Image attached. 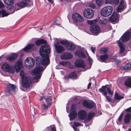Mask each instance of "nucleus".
<instances>
[{"mask_svg": "<svg viewBox=\"0 0 131 131\" xmlns=\"http://www.w3.org/2000/svg\"><path fill=\"white\" fill-rule=\"evenodd\" d=\"M119 21L118 15L117 12H115V24L117 23Z\"/></svg>", "mask_w": 131, "mask_h": 131, "instance_id": "obj_44", "label": "nucleus"}, {"mask_svg": "<svg viewBox=\"0 0 131 131\" xmlns=\"http://www.w3.org/2000/svg\"><path fill=\"white\" fill-rule=\"evenodd\" d=\"M131 35L130 32L126 31L122 36L120 39L124 42L128 41L130 39Z\"/></svg>", "mask_w": 131, "mask_h": 131, "instance_id": "obj_11", "label": "nucleus"}, {"mask_svg": "<svg viewBox=\"0 0 131 131\" xmlns=\"http://www.w3.org/2000/svg\"><path fill=\"white\" fill-rule=\"evenodd\" d=\"M125 85L128 88H131V77H129L125 81Z\"/></svg>", "mask_w": 131, "mask_h": 131, "instance_id": "obj_24", "label": "nucleus"}, {"mask_svg": "<svg viewBox=\"0 0 131 131\" xmlns=\"http://www.w3.org/2000/svg\"><path fill=\"white\" fill-rule=\"evenodd\" d=\"M96 2L98 6L100 5L102 3V0H96Z\"/></svg>", "mask_w": 131, "mask_h": 131, "instance_id": "obj_47", "label": "nucleus"}, {"mask_svg": "<svg viewBox=\"0 0 131 131\" xmlns=\"http://www.w3.org/2000/svg\"><path fill=\"white\" fill-rule=\"evenodd\" d=\"M58 21L57 19H56L54 21L53 23L55 25H59L60 24V23Z\"/></svg>", "mask_w": 131, "mask_h": 131, "instance_id": "obj_49", "label": "nucleus"}, {"mask_svg": "<svg viewBox=\"0 0 131 131\" xmlns=\"http://www.w3.org/2000/svg\"><path fill=\"white\" fill-rule=\"evenodd\" d=\"M123 9L122 8L118 7L116 9L117 11V12H121Z\"/></svg>", "mask_w": 131, "mask_h": 131, "instance_id": "obj_51", "label": "nucleus"}, {"mask_svg": "<svg viewBox=\"0 0 131 131\" xmlns=\"http://www.w3.org/2000/svg\"><path fill=\"white\" fill-rule=\"evenodd\" d=\"M72 16L74 22L75 23H79L84 20L83 17L78 13L73 14Z\"/></svg>", "mask_w": 131, "mask_h": 131, "instance_id": "obj_8", "label": "nucleus"}, {"mask_svg": "<svg viewBox=\"0 0 131 131\" xmlns=\"http://www.w3.org/2000/svg\"><path fill=\"white\" fill-rule=\"evenodd\" d=\"M90 6L91 8L94 9L95 8L96 5L95 4L92 3L90 4Z\"/></svg>", "mask_w": 131, "mask_h": 131, "instance_id": "obj_53", "label": "nucleus"}, {"mask_svg": "<svg viewBox=\"0 0 131 131\" xmlns=\"http://www.w3.org/2000/svg\"><path fill=\"white\" fill-rule=\"evenodd\" d=\"M34 44H28L24 49V51L27 52L28 50L33 49L34 46Z\"/></svg>", "mask_w": 131, "mask_h": 131, "instance_id": "obj_30", "label": "nucleus"}, {"mask_svg": "<svg viewBox=\"0 0 131 131\" xmlns=\"http://www.w3.org/2000/svg\"><path fill=\"white\" fill-rule=\"evenodd\" d=\"M131 115L130 113H127L124 116V121L125 124L128 123L131 119Z\"/></svg>", "mask_w": 131, "mask_h": 131, "instance_id": "obj_20", "label": "nucleus"}, {"mask_svg": "<svg viewBox=\"0 0 131 131\" xmlns=\"http://www.w3.org/2000/svg\"><path fill=\"white\" fill-rule=\"evenodd\" d=\"M131 67V64L128 63L124 66L123 69L124 70L126 71L129 70H130Z\"/></svg>", "mask_w": 131, "mask_h": 131, "instance_id": "obj_36", "label": "nucleus"}, {"mask_svg": "<svg viewBox=\"0 0 131 131\" xmlns=\"http://www.w3.org/2000/svg\"><path fill=\"white\" fill-rule=\"evenodd\" d=\"M114 0H106L105 1V4H111L114 3Z\"/></svg>", "mask_w": 131, "mask_h": 131, "instance_id": "obj_48", "label": "nucleus"}, {"mask_svg": "<svg viewBox=\"0 0 131 131\" xmlns=\"http://www.w3.org/2000/svg\"><path fill=\"white\" fill-rule=\"evenodd\" d=\"M108 51V49L107 48L103 47L99 50V52L101 54H105Z\"/></svg>", "mask_w": 131, "mask_h": 131, "instance_id": "obj_32", "label": "nucleus"}, {"mask_svg": "<svg viewBox=\"0 0 131 131\" xmlns=\"http://www.w3.org/2000/svg\"><path fill=\"white\" fill-rule=\"evenodd\" d=\"M41 75H40L35 76L34 78V82H38V80L40 78Z\"/></svg>", "mask_w": 131, "mask_h": 131, "instance_id": "obj_41", "label": "nucleus"}, {"mask_svg": "<svg viewBox=\"0 0 131 131\" xmlns=\"http://www.w3.org/2000/svg\"><path fill=\"white\" fill-rule=\"evenodd\" d=\"M9 14V13H7L6 10H0V15H1L2 17L7 16Z\"/></svg>", "mask_w": 131, "mask_h": 131, "instance_id": "obj_34", "label": "nucleus"}, {"mask_svg": "<svg viewBox=\"0 0 131 131\" xmlns=\"http://www.w3.org/2000/svg\"><path fill=\"white\" fill-rule=\"evenodd\" d=\"M32 4L31 0H22L20 2L17 3V5L21 8L26 6H29Z\"/></svg>", "mask_w": 131, "mask_h": 131, "instance_id": "obj_7", "label": "nucleus"}, {"mask_svg": "<svg viewBox=\"0 0 131 131\" xmlns=\"http://www.w3.org/2000/svg\"><path fill=\"white\" fill-rule=\"evenodd\" d=\"M106 90L108 93L110 95L112 96L113 95L114 91H112L111 90V86L107 85V87L106 88Z\"/></svg>", "mask_w": 131, "mask_h": 131, "instance_id": "obj_33", "label": "nucleus"}, {"mask_svg": "<svg viewBox=\"0 0 131 131\" xmlns=\"http://www.w3.org/2000/svg\"><path fill=\"white\" fill-rule=\"evenodd\" d=\"M109 20L112 23L115 22V12H113V14L109 18Z\"/></svg>", "mask_w": 131, "mask_h": 131, "instance_id": "obj_38", "label": "nucleus"}, {"mask_svg": "<svg viewBox=\"0 0 131 131\" xmlns=\"http://www.w3.org/2000/svg\"><path fill=\"white\" fill-rule=\"evenodd\" d=\"M77 78V74L75 72H71L68 75L67 79L69 80V79H76Z\"/></svg>", "mask_w": 131, "mask_h": 131, "instance_id": "obj_25", "label": "nucleus"}, {"mask_svg": "<svg viewBox=\"0 0 131 131\" xmlns=\"http://www.w3.org/2000/svg\"><path fill=\"white\" fill-rule=\"evenodd\" d=\"M22 65V61L21 59H19L15 63L14 67L11 66L7 63H5L3 64L2 68L5 71L11 74H13L15 72V71L17 73L19 72Z\"/></svg>", "mask_w": 131, "mask_h": 131, "instance_id": "obj_2", "label": "nucleus"}, {"mask_svg": "<svg viewBox=\"0 0 131 131\" xmlns=\"http://www.w3.org/2000/svg\"><path fill=\"white\" fill-rule=\"evenodd\" d=\"M52 100V97L50 96L46 98L45 101L47 104H48V105L51 106V105Z\"/></svg>", "mask_w": 131, "mask_h": 131, "instance_id": "obj_31", "label": "nucleus"}, {"mask_svg": "<svg viewBox=\"0 0 131 131\" xmlns=\"http://www.w3.org/2000/svg\"><path fill=\"white\" fill-rule=\"evenodd\" d=\"M122 117H122V116H119L118 118V120L119 121H122Z\"/></svg>", "mask_w": 131, "mask_h": 131, "instance_id": "obj_62", "label": "nucleus"}, {"mask_svg": "<svg viewBox=\"0 0 131 131\" xmlns=\"http://www.w3.org/2000/svg\"><path fill=\"white\" fill-rule=\"evenodd\" d=\"M84 16L85 18L90 19L93 16L94 12L93 10L91 9L87 8L85 9L83 11Z\"/></svg>", "mask_w": 131, "mask_h": 131, "instance_id": "obj_9", "label": "nucleus"}, {"mask_svg": "<svg viewBox=\"0 0 131 131\" xmlns=\"http://www.w3.org/2000/svg\"><path fill=\"white\" fill-rule=\"evenodd\" d=\"M91 49L93 52L94 53L95 51V47H92L91 48Z\"/></svg>", "mask_w": 131, "mask_h": 131, "instance_id": "obj_55", "label": "nucleus"}, {"mask_svg": "<svg viewBox=\"0 0 131 131\" xmlns=\"http://www.w3.org/2000/svg\"><path fill=\"white\" fill-rule=\"evenodd\" d=\"M118 46L120 48L119 53L122 54L123 53L125 50V45L122 42L119 41H117Z\"/></svg>", "mask_w": 131, "mask_h": 131, "instance_id": "obj_21", "label": "nucleus"}, {"mask_svg": "<svg viewBox=\"0 0 131 131\" xmlns=\"http://www.w3.org/2000/svg\"><path fill=\"white\" fill-rule=\"evenodd\" d=\"M124 98V97L123 96L121 95L120 94L116 93H115V101H116V100H120Z\"/></svg>", "mask_w": 131, "mask_h": 131, "instance_id": "obj_35", "label": "nucleus"}, {"mask_svg": "<svg viewBox=\"0 0 131 131\" xmlns=\"http://www.w3.org/2000/svg\"><path fill=\"white\" fill-rule=\"evenodd\" d=\"M52 131H56V127L54 126H53L51 128Z\"/></svg>", "mask_w": 131, "mask_h": 131, "instance_id": "obj_61", "label": "nucleus"}, {"mask_svg": "<svg viewBox=\"0 0 131 131\" xmlns=\"http://www.w3.org/2000/svg\"><path fill=\"white\" fill-rule=\"evenodd\" d=\"M107 22V19L103 18L102 19H100L99 21V23L101 24H105Z\"/></svg>", "mask_w": 131, "mask_h": 131, "instance_id": "obj_40", "label": "nucleus"}, {"mask_svg": "<svg viewBox=\"0 0 131 131\" xmlns=\"http://www.w3.org/2000/svg\"><path fill=\"white\" fill-rule=\"evenodd\" d=\"M70 111L71 113L69 116L70 119V120H73L77 116V114L75 110V106L73 104L71 105Z\"/></svg>", "mask_w": 131, "mask_h": 131, "instance_id": "obj_10", "label": "nucleus"}, {"mask_svg": "<svg viewBox=\"0 0 131 131\" xmlns=\"http://www.w3.org/2000/svg\"><path fill=\"white\" fill-rule=\"evenodd\" d=\"M61 44L63 45H65L67 44V43L66 41L64 40H62L60 42Z\"/></svg>", "mask_w": 131, "mask_h": 131, "instance_id": "obj_50", "label": "nucleus"}, {"mask_svg": "<svg viewBox=\"0 0 131 131\" xmlns=\"http://www.w3.org/2000/svg\"><path fill=\"white\" fill-rule=\"evenodd\" d=\"M50 105H48V104H47V105H46L45 104H43L41 105L42 108L43 110H47L48 108L50 107Z\"/></svg>", "mask_w": 131, "mask_h": 131, "instance_id": "obj_42", "label": "nucleus"}, {"mask_svg": "<svg viewBox=\"0 0 131 131\" xmlns=\"http://www.w3.org/2000/svg\"><path fill=\"white\" fill-rule=\"evenodd\" d=\"M73 57V55L72 54L68 52H64L60 56L61 58L63 59H70Z\"/></svg>", "mask_w": 131, "mask_h": 131, "instance_id": "obj_18", "label": "nucleus"}, {"mask_svg": "<svg viewBox=\"0 0 131 131\" xmlns=\"http://www.w3.org/2000/svg\"><path fill=\"white\" fill-rule=\"evenodd\" d=\"M113 7L110 6H106L102 9L101 11V14L104 17L109 16L112 13L113 10Z\"/></svg>", "mask_w": 131, "mask_h": 131, "instance_id": "obj_4", "label": "nucleus"}, {"mask_svg": "<svg viewBox=\"0 0 131 131\" xmlns=\"http://www.w3.org/2000/svg\"><path fill=\"white\" fill-rule=\"evenodd\" d=\"M125 111L127 112H131V106L126 109Z\"/></svg>", "mask_w": 131, "mask_h": 131, "instance_id": "obj_57", "label": "nucleus"}, {"mask_svg": "<svg viewBox=\"0 0 131 131\" xmlns=\"http://www.w3.org/2000/svg\"><path fill=\"white\" fill-rule=\"evenodd\" d=\"M35 64V61L31 57L27 58L25 60L24 66L27 69H31L33 67Z\"/></svg>", "mask_w": 131, "mask_h": 131, "instance_id": "obj_5", "label": "nucleus"}, {"mask_svg": "<svg viewBox=\"0 0 131 131\" xmlns=\"http://www.w3.org/2000/svg\"><path fill=\"white\" fill-rule=\"evenodd\" d=\"M20 75L21 78V80L22 79L25 78V77L24 76V71L21 70L20 73Z\"/></svg>", "mask_w": 131, "mask_h": 131, "instance_id": "obj_46", "label": "nucleus"}, {"mask_svg": "<svg viewBox=\"0 0 131 131\" xmlns=\"http://www.w3.org/2000/svg\"><path fill=\"white\" fill-rule=\"evenodd\" d=\"M73 124L74 125V127H78L80 126L83 125L82 124H81L79 122H74L73 123Z\"/></svg>", "mask_w": 131, "mask_h": 131, "instance_id": "obj_45", "label": "nucleus"}, {"mask_svg": "<svg viewBox=\"0 0 131 131\" xmlns=\"http://www.w3.org/2000/svg\"><path fill=\"white\" fill-rule=\"evenodd\" d=\"M44 70L43 67L41 66L37 67L32 72L33 75L41 74V72Z\"/></svg>", "mask_w": 131, "mask_h": 131, "instance_id": "obj_17", "label": "nucleus"}, {"mask_svg": "<svg viewBox=\"0 0 131 131\" xmlns=\"http://www.w3.org/2000/svg\"><path fill=\"white\" fill-rule=\"evenodd\" d=\"M50 47L47 45H42L41 47L39 52L42 57H37L36 59V63L41 64L44 66L48 65L49 63L48 54L50 52Z\"/></svg>", "mask_w": 131, "mask_h": 131, "instance_id": "obj_1", "label": "nucleus"}, {"mask_svg": "<svg viewBox=\"0 0 131 131\" xmlns=\"http://www.w3.org/2000/svg\"><path fill=\"white\" fill-rule=\"evenodd\" d=\"M18 55L16 53H12L6 57V59L9 61H11L15 60L17 57Z\"/></svg>", "mask_w": 131, "mask_h": 131, "instance_id": "obj_19", "label": "nucleus"}, {"mask_svg": "<svg viewBox=\"0 0 131 131\" xmlns=\"http://www.w3.org/2000/svg\"><path fill=\"white\" fill-rule=\"evenodd\" d=\"M124 1L123 0H121L119 4L120 5H124Z\"/></svg>", "mask_w": 131, "mask_h": 131, "instance_id": "obj_64", "label": "nucleus"}, {"mask_svg": "<svg viewBox=\"0 0 131 131\" xmlns=\"http://www.w3.org/2000/svg\"><path fill=\"white\" fill-rule=\"evenodd\" d=\"M120 63V61L119 60L115 59V63L117 65V67H118V66Z\"/></svg>", "mask_w": 131, "mask_h": 131, "instance_id": "obj_52", "label": "nucleus"}, {"mask_svg": "<svg viewBox=\"0 0 131 131\" xmlns=\"http://www.w3.org/2000/svg\"><path fill=\"white\" fill-rule=\"evenodd\" d=\"M75 54L79 57L84 58L86 56L84 52L81 50H78L75 52Z\"/></svg>", "mask_w": 131, "mask_h": 131, "instance_id": "obj_23", "label": "nucleus"}, {"mask_svg": "<svg viewBox=\"0 0 131 131\" xmlns=\"http://www.w3.org/2000/svg\"><path fill=\"white\" fill-rule=\"evenodd\" d=\"M66 64V62L64 61H62L59 62V65H62L64 66Z\"/></svg>", "mask_w": 131, "mask_h": 131, "instance_id": "obj_54", "label": "nucleus"}, {"mask_svg": "<svg viewBox=\"0 0 131 131\" xmlns=\"http://www.w3.org/2000/svg\"><path fill=\"white\" fill-rule=\"evenodd\" d=\"M7 9L9 10L8 12L9 14H12L15 12V8L14 7H13L12 6H9L7 7Z\"/></svg>", "mask_w": 131, "mask_h": 131, "instance_id": "obj_37", "label": "nucleus"}, {"mask_svg": "<svg viewBox=\"0 0 131 131\" xmlns=\"http://www.w3.org/2000/svg\"><path fill=\"white\" fill-rule=\"evenodd\" d=\"M3 6V5L2 2L0 1V8H2Z\"/></svg>", "mask_w": 131, "mask_h": 131, "instance_id": "obj_60", "label": "nucleus"}, {"mask_svg": "<svg viewBox=\"0 0 131 131\" xmlns=\"http://www.w3.org/2000/svg\"><path fill=\"white\" fill-rule=\"evenodd\" d=\"M73 128L74 129V131H79V129L76 127H74V126H73Z\"/></svg>", "mask_w": 131, "mask_h": 131, "instance_id": "obj_58", "label": "nucleus"}, {"mask_svg": "<svg viewBox=\"0 0 131 131\" xmlns=\"http://www.w3.org/2000/svg\"><path fill=\"white\" fill-rule=\"evenodd\" d=\"M82 105L88 108H91L94 107L95 104L93 102H89L85 100L83 102Z\"/></svg>", "mask_w": 131, "mask_h": 131, "instance_id": "obj_13", "label": "nucleus"}, {"mask_svg": "<svg viewBox=\"0 0 131 131\" xmlns=\"http://www.w3.org/2000/svg\"><path fill=\"white\" fill-rule=\"evenodd\" d=\"M47 43V41L43 39L38 40L35 42V44L37 46L40 45L41 44H46Z\"/></svg>", "mask_w": 131, "mask_h": 131, "instance_id": "obj_28", "label": "nucleus"}, {"mask_svg": "<svg viewBox=\"0 0 131 131\" xmlns=\"http://www.w3.org/2000/svg\"><path fill=\"white\" fill-rule=\"evenodd\" d=\"M54 46L56 52L58 53H61L64 50V47L59 45V43L58 41L54 44Z\"/></svg>", "mask_w": 131, "mask_h": 131, "instance_id": "obj_12", "label": "nucleus"}, {"mask_svg": "<svg viewBox=\"0 0 131 131\" xmlns=\"http://www.w3.org/2000/svg\"><path fill=\"white\" fill-rule=\"evenodd\" d=\"M96 21L95 20H93L92 21H88V23L89 24H90L91 25H92L93 24H94V23H95Z\"/></svg>", "mask_w": 131, "mask_h": 131, "instance_id": "obj_56", "label": "nucleus"}, {"mask_svg": "<svg viewBox=\"0 0 131 131\" xmlns=\"http://www.w3.org/2000/svg\"><path fill=\"white\" fill-rule=\"evenodd\" d=\"M17 88L14 84H8L6 88L5 95L7 96H8L11 94L12 92H15L17 91Z\"/></svg>", "mask_w": 131, "mask_h": 131, "instance_id": "obj_6", "label": "nucleus"}, {"mask_svg": "<svg viewBox=\"0 0 131 131\" xmlns=\"http://www.w3.org/2000/svg\"><path fill=\"white\" fill-rule=\"evenodd\" d=\"M95 115V114L93 112H90L88 114L87 118H86L85 121L86 122H88Z\"/></svg>", "mask_w": 131, "mask_h": 131, "instance_id": "obj_29", "label": "nucleus"}, {"mask_svg": "<svg viewBox=\"0 0 131 131\" xmlns=\"http://www.w3.org/2000/svg\"><path fill=\"white\" fill-rule=\"evenodd\" d=\"M4 1L5 4L7 5H12L14 2V0H4Z\"/></svg>", "mask_w": 131, "mask_h": 131, "instance_id": "obj_39", "label": "nucleus"}, {"mask_svg": "<svg viewBox=\"0 0 131 131\" xmlns=\"http://www.w3.org/2000/svg\"><path fill=\"white\" fill-rule=\"evenodd\" d=\"M107 85H106L105 86H102L101 88L99 89L98 90V91L101 93H102V94L104 95H107V93L106 91V88L107 87Z\"/></svg>", "mask_w": 131, "mask_h": 131, "instance_id": "obj_22", "label": "nucleus"}, {"mask_svg": "<svg viewBox=\"0 0 131 131\" xmlns=\"http://www.w3.org/2000/svg\"><path fill=\"white\" fill-rule=\"evenodd\" d=\"M74 64L76 67H78L84 68L86 66V64L81 59L76 60Z\"/></svg>", "mask_w": 131, "mask_h": 131, "instance_id": "obj_15", "label": "nucleus"}, {"mask_svg": "<svg viewBox=\"0 0 131 131\" xmlns=\"http://www.w3.org/2000/svg\"><path fill=\"white\" fill-rule=\"evenodd\" d=\"M91 83L90 82L88 85V89H89L90 87L91 86Z\"/></svg>", "mask_w": 131, "mask_h": 131, "instance_id": "obj_63", "label": "nucleus"}, {"mask_svg": "<svg viewBox=\"0 0 131 131\" xmlns=\"http://www.w3.org/2000/svg\"><path fill=\"white\" fill-rule=\"evenodd\" d=\"M104 96L106 97L107 100L108 102H110L112 103H113L114 102V100L110 97L109 96H107V95H106Z\"/></svg>", "mask_w": 131, "mask_h": 131, "instance_id": "obj_43", "label": "nucleus"}, {"mask_svg": "<svg viewBox=\"0 0 131 131\" xmlns=\"http://www.w3.org/2000/svg\"><path fill=\"white\" fill-rule=\"evenodd\" d=\"M108 54L101 55L99 57V59L100 60V61L102 62H105V61L108 58Z\"/></svg>", "mask_w": 131, "mask_h": 131, "instance_id": "obj_27", "label": "nucleus"}, {"mask_svg": "<svg viewBox=\"0 0 131 131\" xmlns=\"http://www.w3.org/2000/svg\"><path fill=\"white\" fill-rule=\"evenodd\" d=\"M66 48L68 50L73 51L75 49V47L74 44L69 43L68 44Z\"/></svg>", "mask_w": 131, "mask_h": 131, "instance_id": "obj_26", "label": "nucleus"}, {"mask_svg": "<svg viewBox=\"0 0 131 131\" xmlns=\"http://www.w3.org/2000/svg\"><path fill=\"white\" fill-rule=\"evenodd\" d=\"M124 5H120L119 4V6H118V7L120 8H122L123 9H124Z\"/></svg>", "mask_w": 131, "mask_h": 131, "instance_id": "obj_59", "label": "nucleus"}, {"mask_svg": "<svg viewBox=\"0 0 131 131\" xmlns=\"http://www.w3.org/2000/svg\"><path fill=\"white\" fill-rule=\"evenodd\" d=\"M91 32L96 35L99 34L100 30L99 27L97 25H94L90 27Z\"/></svg>", "mask_w": 131, "mask_h": 131, "instance_id": "obj_14", "label": "nucleus"}, {"mask_svg": "<svg viewBox=\"0 0 131 131\" xmlns=\"http://www.w3.org/2000/svg\"><path fill=\"white\" fill-rule=\"evenodd\" d=\"M21 82L23 86L27 89H29L32 87V80L29 77H25L23 79Z\"/></svg>", "mask_w": 131, "mask_h": 131, "instance_id": "obj_3", "label": "nucleus"}, {"mask_svg": "<svg viewBox=\"0 0 131 131\" xmlns=\"http://www.w3.org/2000/svg\"><path fill=\"white\" fill-rule=\"evenodd\" d=\"M78 116L79 118L81 120H84L87 117L86 112L83 110L80 111L78 112Z\"/></svg>", "mask_w": 131, "mask_h": 131, "instance_id": "obj_16", "label": "nucleus"}]
</instances>
